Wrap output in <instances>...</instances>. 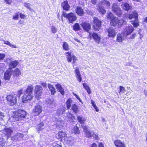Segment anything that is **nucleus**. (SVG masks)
Listing matches in <instances>:
<instances>
[{
	"label": "nucleus",
	"mask_w": 147,
	"mask_h": 147,
	"mask_svg": "<svg viewBox=\"0 0 147 147\" xmlns=\"http://www.w3.org/2000/svg\"><path fill=\"white\" fill-rule=\"evenodd\" d=\"M33 90V86L32 85L30 84L27 87L22 96V100L23 102L26 103L28 100H31L32 99L34 96Z\"/></svg>",
	"instance_id": "1"
},
{
	"label": "nucleus",
	"mask_w": 147,
	"mask_h": 147,
	"mask_svg": "<svg viewBox=\"0 0 147 147\" xmlns=\"http://www.w3.org/2000/svg\"><path fill=\"white\" fill-rule=\"evenodd\" d=\"M110 3L109 2L106 0H101L97 6V9L99 12L102 14H104L106 11L104 8H110Z\"/></svg>",
	"instance_id": "2"
},
{
	"label": "nucleus",
	"mask_w": 147,
	"mask_h": 147,
	"mask_svg": "<svg viewBox=\"0 0 147 147\" xmlns=\"http://www.w3.org/2000/svg\"><path fill=\"white\" fill-rule=\"evenodd\" d=\"M26 115V112L25 111L19 109L13 116L11 117V119L14 121L22 120L25 118Z\"/></svg>",
	"instance_id": "3"
},
{
	"label": "nucleus",
	"mask_w": 147,
	"mask_h": 147,
	"mask_svg": "<svg viewBox=\"0 0 147 147\" xmlns=\"http://www.w3.org/2000/svg\"><path fill=\"white\" fill-rule=\"evenodd\" d=\"M127 23V22L124 19L119 20L118 18L115 17L111 20L110 24L111 26H121L122 25Z\"/></svg>",
	"instance_id": "4"
},
{
	"label": "nucleus",
	"mask_w": 147,
	"mask_h": 147,
	"mask_svg": "<svg viewBox=\"0 0 147 147\" xmlns=\"http://www.w3.org/2000/svg\"><path fill=\"white\" fill-rule=\"evenodd\" d=\"M129 18L131 19H134V20L131 22V23L135 27H137L139 25L138 20V14L136 11H134L131 14H129Z\"/></svg>",
	"instance_id": "5"
},
{
	"label": "nucleus",
	"mask_w": 147,
	"mask_h": 147,
	"mask_svg": "<svg viewBox=\"0 0 147 147\" xmlns=\"http://www.w3.org/2000/svg\"><path fill=\"white\" fill-rule=\"evenodd\" d=\"M62 16L67 19L70 23H73L77 19V17L75 14L72 12L67 14L66 12L63 11Z\"/></svg>",
	"instance_id": "6"
},
{
	"label": "nucleus",
	"mask_w": 147,
	"mask_h": 147,
	"mask_svg": "<svg viewBox=\"0 0 147 147\" xmlns=\"http://www.w3.org/2000/svg\"><path fill=\"white\" fill-rule=\"evenodd\" d=\"M112 11L114 14L119 17H120L122 15V10L116 3L113 4L112 7Z\"/></svg>",
	"instance_id": "7"
},
{
	"label": "nucleus",
	"mask_w": 147,
	"mask_h": 147,
	"mask_svg": "<svg viewBox=\"0 0 147 147\" xmlns=\"http://www.w3.org/2000/svg\"><path fill=\"white\" fill-rule=\"evenodd\" d=\"M82 128L83 129L86 136L88 138H90L92 136L96 139H98V136L96 134H92L91 132L88 130L87 127L85 125H82Z\"/></svg>",
	"instance_id": "8"
},
{
	"label": "nucleus",
	"mask_w": 147,
	"mask_h": 147,
	"mask_svg": "<svg viewBox=\"0 0 147 147\" xmlns=\"http://www.w3.org/2000/svg\"><path fill=\"white\" fill-rule=\"evenodd\" d=\"M134 27L131 25H128V26L124 28L122 32L127 37L134 31Z\"/></svg>",
	"instance_id": "9"
},
{
	"label": "nucleus",
	"mask_w": 147,
	"mask_h": 147,
	"mask_svg": "<svg viewBox=\"0 0 147 147\" xmlns=\"http://www.w3.org/2000/svg\"><path fill=\"white\" fill-rule=\"evenodd\" d=\"M93 19L94 29L95 30H99L100 28L101 21L96 17H94Z\"/></svg>",
	"instance_id": "10"
},
{
	"label": "nucleus",
	"mask_w": 147,
	"mask_h": 147,
	"mask_svg": "<svg viewBox=\"0 0 147 147\" xmlns=\"http://www.w3.org/2000/svg\"><path fill=\"white\" fill-rule=\"evenodd\" d=\"M89 36L90 38H93L94 41L98 44L100 43L101 38L100 35L98 34L95 32L90 33Z\"/></svg>",
	"instance_id": "11"
},
{
	"label": "nucleus",
	"mask_w": 147,
	"mask_h": 147,
	"mask_svg": "<svg viewBox=\"0 0 147 147\" xmlns=\"http://www.w3.org/2000/svg\"><path fill=\"white\" fill-rule=\"evenodd\" d=\"M7 98L9 104L11 105H13L16 102V97L15 95H10L7 96Z\"/></svg>",
	"instance_id": "12"
},
{
	"label": "nucleus",
	"mask_w": 147,
	"mask_h": 147,
	"mask_svg": "<svg viewBox=\"0 0 147 147\" xmlns=\"http://www.w3.org/2000/svg\"><path fill=\"white\" fill-rule=\"evenodd\" d=\"M12 58H9L6 59V61L9 63V66L10 68L12 69L15 68L18 64L19 62L17 61L12 60Z\"/></svg>",
	"instance_id": "13"
},
{
	"label": "nucleus",
	"mask_w": 147,
	"mask_h": 147,
	"mask_svg": "<svg viewBox=\"0 0 147 147\" xmlns=\"http://www.w3.org/2000/svg\"><path fill=\"white\" fill-rule=\"evenodd\" d=\"M42 111V107L39 105L35 106L33 110V112L35 115H39Z\"/></svg>",
	"instance_id": "14"
},
{
	"label": "nucleus",
	"mask_w": 147,
	"mask_h": 147,
	"mask_svg": "<svg viewBox=\"0 0 147 147\" xmlns=\"http://www.w3.org/2000/svg\"><path fill=\"white\" fill-rule=\"evenodd\" d=\"M13 131V130L11 128H7L4 129L3 133L8 138L11 137V134Z\"/></svg>",
	"instance_id": "15"
},
{
	"label": "nucleus",
	"mask_w": 147,
	"mask_h": 147,
	"mask_svg": "<svg viewBox=\"0 0 147 147\" xmlns=\"http://www.w3.org/2000/svg\"><path fill=\"white\" fill-rule=\"evenodd\" d=\"M127 36L122 32L121 34H117V41L119 42H122Z\"/></svg>",
	"instance_id": "16"
},
{
	"label": "nucleus",
	"mask_w": 147,
	"mask_h": 147,
	"mask_svg": "<svg viewBox=\"0 0 147 147\" xmlns=\"http://www.w3.org/2000/svg\"><path fill=\"white\" fill-rule=\"evenodd\" d=\"M109 36L114 38L116 35V32L112 28L110 27L107 30Z\"/></svg>",
	"instance_id": "17"
},
{
	"label": "nucleus",
	"mask_w": 147,
	"mask_h": 147,
	"mask_svg": "<svg viewBox=\"0 0 147 147\" xmlns=\"http://www.w3.org/2000/svg\"><path fill=\"white\" fill-rule=\"evenodd\" d=\"M76 12L78 15L82 16L84 14V12L81 7L78 6L76 7L75 10Z\"/></svg>",
	"instance_id": "18"
},
{
	"label": "nucleus",
	"mask_w": 147,
	"mask_h": 147,
	"mask_svg": "<svg viewBox=\"0 0 147 147\" xmlns=\"http://www.w3.org/2000/svg\"><path fill=\"white\" fill-rule=\"evenodd\" d=\"M43 89L40 85H36L35 87L34 92L36 94L40 96L42 93Z\"/></svg>",
	"instance_id": "19"
},
{
	"label": "nucleus",
	"mask_w": 147,
	"mask_h": 147,
	"mask_svg": "<svg viewBox=\"0 0 147 147\" xmlns=\"http://www.w3.org/2000/svg\"><path fill=\"white\" fill-rule=\"evenodd\" d=\"M81 25L84 29L87 32H88L91 29V25L89 23L83 22Z\"/></svg>",
	"instance_id": "20"
},
{
	"label": "nucleus",
	"mask_w": 147,
	"mask_h": 147,
	"mask_svg": "<svg viewBox=\"0 0 147 147\" xmlns=\"http://www.w3.org/2000/svg\"><path fill=\"white\" fill-rule=\"evenodd\" d=\"M122 8L125 11H128L132 8V7L127 3L123 2L121 5Z\"/></svg>",
	"instance_id": "21"
},
{
	"label": "nucleus",
	"mask_w": 147,
	"mask_h": 147,
	"mask_svg": "<svg viewBox=\"0 0 147 147\" xmlns=\"http://www.w3.org/2000/svg\"><path fill=\"white\" fill-rule=\"evenodd\" d=\"M114 143L116 147H125V144L119 140H115Z\"/></svg>",
	"instance_id": "22"
},
{
	"label": "nucleus",
	"mask_w": 147,
	"mask_h": 147,
	"mask_svg": "<svg viewBox=\"0 0 147 147\" xmlns=\"http://www.w3.org/2000/svg\"><path fill=\"white\" fill-rule=\"evenodd\" d=\"M61 6L64 10H65L66 11H68L69 10L70 6L69 5L68 1H64L62 3Z\"/></svg>",
	"instance_id": "23"
},
{
	"label": "nucleus",
	"mask_w": 147,
	"mask_h": 147,
	"mask_svg": "<svg viewBox=\"0 0 147 147\" xmlns=\"http://www.w3.org/2000/svg\"><path fill=\"white\" fill-rule=\"evenodd\" d=\"M63 121L61 119H59L57 120L56 127L57 129H62L63 126Z\"/></svg>",
	"instance_id": "24"
},
{
	"label": "nucleus",
	"mask_w": 147,
	"mask_h": 147,
	"mask_svg": "<svg viewBox=\"0 0 147 147\" xmlns=\"http://www.w3.org/2000/svg\"><path fill=\"white\" fill-rule=\"evenodd\" d=\"M11 74V70H7L5 73L4 77L5 80H8L10 78Z\"/></svg>",
	"instance_id": "25"
},
{
	"label": "nucleus",
	"mask_w": 147,
	"mask_h": 147,
	"mask_svg": "<svg viewBox=\"0 0 147 147\" xmlns=\"http://www.w3.org/2000/svg\"><path fill=\"white\" fill-rule=\"evenodd\" d=\"M23 135L21 133H18L13 137L11 138V140H13L17 141L20 140L23 137Z\"/></svg>",
	"instance_id": "26"
},
{
	"label": "nucleus",
	"mask_w": 147,
	"mask_h": 147,
	"mask_svg": "<svg viewBox=\"0 0 147 147\" xmlns=\"http://www.w3.org/2000/svg\"><path fill=\"white\" fill-rule=\"evenodd\" d=\"M13 75L14 78H17L21 75L20 70L18 68L15 69L12 73Z\"/></svg>",
	"instance_id": "27"
},
{
	"label": "nucleus",
	"mask_w": 147,
	"mask_h": 147,
	"mask_svg": "<svg viewBox=\"0 0 147 147\" xmlns=\"http://www.w3.org/2000/svg\"><path fill=\"white\" fill-rule=\"evenodd\" d=\"M75 73L76 74V77L78 80L80 82L82 81V78L80 75V71L78 68L76 69L75 70Z\"/></svg>",
	"instance_id": "28"
},
{
	"label": "nucleus",
	"mask_w": 147,
	"mask_h": 147,
	"mask_svg": "<svg viewBox=\"0 0 147 147\" xmlns=\"http://www.w3.org/2000/svg\"><path fill=\"white\" fill-rule=\"evenodd\" d=\"M55 86L57 89L61 94L63 95H64L65 93L64 92L61 85L59 84H57Z\"/></svg>",
	"instance_id": "29"
},
{
	"label": "nucleus",
	"mask_w": 147,
	"mask_h": 147,
	"mask_svg": "<svg viewBox=\"0 0 147 147\" xmlns=\"http://www.w3.org/2000/svg\"><path fill=\"white\" fill-rule=\"evenodd\" d=\"M58 136L61 138H64L65 140L67 139V134L62 131H60L58 134Z\"/></svg>",
	"instance_id": "30"
},
{
	"label": "nucleus",
	"mask_w": 147,
	"mask_h": 147,
	"mask_svg": "<svg viewBox=\"0 0 147 147\" xmlns=\"http://www.w3.org/2000/svg\"><path fill=\"white\" fill-rule=\"evenodd\" d=\"M77 118L79 122L81 124H83L86 120L85 118L79 116H78Z\"/></svg>",
	"instance_id": "31"
},
{
	"label": "nucleus",
	"mask_w": 147,
	"mask_h": 147,
	"mask_svg": "<svg viewBox=\"0 0 147 147\" xmlns=\"http://www.w3.org/2000/svg\"><path fill=\"white\" fill-rule=\"evenodd\" d=\"M48 87L51 92V94L52 95L54 94L56 92L55 88L53 87V85L50 84H48Z\"/></svg>",
	"instance_id": "32"
},
{
	"label": "nucleus",
	"mask_w": 147,
	"mask_h": 147,
	"mask_svg": "<svg viewBox=\"0 0 147 147\" xmlns=\"http://www.w3.org/2000/svg\"><path fill=\"white\" fill-rule=\"evenodd\" d=\"M65 55L67 56V59L68 62H71L72 60V57L71 53L69 52H67L65 53Z\"/></svg>",
	"instance_id": "33"
},
{
	"label": "nucleus",
	"mask_w": 147,
	"mask_h": 147,
	"mask_svg": "<svg viewBox=\"0 0 147 147\" xmlns=\"http://www.w3.org/2000/svg\"><path fill=\"white\" fill-rule=\"evenodd\" d=\"M74 30L77 31L80 30V27L78 23H75L73 26Z\"/></svg>",
	"instance_id": "34"
},
{
	"label": "nucleus",
	"mask_w": 147,
	"mask_h": 147,
	"mask_svg": "<svg viewBox=\"0 0 147 147\" xmlns=\"http://www.w3.org/2000/svg\"><path fill=\"white\" fill-rule=\"evenodd\" d=\"M71 109L73 111L76 113H77L78 111V107L75 104H74L72 105Z\"/></svg>",
	"instance_id": "35"
},
{
	"label": "nucleus",
	"mask_w": 147,
	"mask_h": 147,
	"mask_svg": "<svg viewBox=\"0 0 147 147\" xmlns=\"http://www.w3.org/2000/svg\"><path fill=\"white\" fill-rule=\"evenodd\" d=\"M24 5L30 11H32L33 10L32 9L31 7L32 5L28 3H24Z\"/></svg>",
	"instance_id": "36"
},
{
	"label": "nucleus",
	"mask_w": 147,
	"mask_h": 147,
	"mask_svg": "<svg viewBox=\"0 0 147 147\" xmlns=\"http://www.w3.org/2000/svg\"><path fill=\"white\" fill-rule=\"evenodd\" d=\"M72 102V100L70 99H68L67 101L66 104L68 109H69L71 107V105Z\"/></svg>",
	"instance_id": "37"
},
{
	"label": "nucleus",
	"mask_w": 147,
	"mask_h": 147,
	"mask_svg": "<svg viewBox=\"0 0 147 147\" xmlns=\"http://www.w3.org/2000/svg\"><path fill=\"white\" fill-rule=\"evenodd\" d=\"M107 18L111 20L115 17L113 14L111 12H109L107 13Z\"/></svg>",
	"instance_id": "38"
},
{
	"label": "nucleus",
	"mask_w": 147,
	"mask_h": 147,
	"mask_svg": "<svg viewBox=\"0 0 147 147\" xmlns=\"http://www.w3.org/2000/svg\"><path fill=\"white\" fill-rule=\"evenodd\" d=\"M63 49L66 51H68L69 49L68 44L66 42H63Z\"/></svg>",
	"instance_id": "39"
},
{
	"label": "nucleus",
	"mask_w": 147,
	"mask_h": 147,
	"mask_svg": "<svg viewBox=\"0 0 147 147\" xmlns=\"http://www.w3.org/2000/svg\"><path fill=\"white\" fill-rule=\"evenodd\" d=\"M4 43L10 46L12 48H17V47L16 46L12 45L8 41H4Z\"/></svg>",
	"instance_id": "40"
},
{
	"label": "nucleus",
	"mask_w": 147,
	"mask_h": 147,
	"mask_svg": "<svg viewBox=\"0 0 147 147\" xmlns=\"http://www.w3.org/2000/svg\"><path fill=\"white\" fill-rule=\"evenodd\" d=\"M53 101V99H47L46 100V104L47 105H50L51 104H52Z\"/></svg>",
	"instance_id": "41"
},
{
	"label": "nucleus",
	"mask_w": 147,
	"mask_h": 147,
	"mask_svg": "<svg viewBox=\"0 0 147 147\" xmlns=\"http://www.w3.org/2000/svg\"><path fill=\"white\" fill-rule=\"evenodd\" d=\"M91 103L92 105V106L95 109L96 111V112H98L99 111V109H98V107L96 106L94 101L92 100L91 101Z\"/></svg>",
	"instance_id": "42"
},
{
	"label": "nucleus",
	"mask_w": 147,
	"mask_h": 147,
	"mask_svg": "<svg viewBox=\"0 0 147 147\" xmlns=\"http://www.w3.org/2000/svg\"><path fill=\"white\" fill-rule=\"evenodd\" d=\"M67 116L68 117V119L69 121H71L72 120H73L75 118L70 113H68Z\"/></svg>",
	"instance_id": "43"
},
{
	"label": "nucleus",
	"mask_w": 147,
	"mask_h": 147,
	"mask_svg": "<svg viewBox=\"0 0 147 147\" xmlns=\"http://www.w3.org/2000/svg\"><path fill=\"white\" fill-rule=\"evenodd\" d=\"M64 111V108H61L58 109L57 111V113L58 115H60V114H62Z\"/></svg>",
	"instance_id": "44"
},
{
	"label": "nucleus",
	"mask_w": 147,
	"mask_h": 147,
	"mask_svg": "<svg viewBox=\"0 0 147 147\" xmlns=\"http://www.w3.org/2000/svg\"><path fill=\"white\" fill-rule=\"evenodd\" d=\"M119 94H121L122 93H124L125 91V89L124 87L122 86H120L119 87Z\"/></svg>",
	"instance_id": "45"
},
{
	"label": "nucleus",
	"mask_w": 147,
	"mask_h": 147,
	"mask_svg": "<svg viewBox=\"0 0 147 147\" xmlns=\"http://www.w3.org/2000/svg\"><path fill=\"white\" fill-rule=\"evenodd\" d=\"M43 125L44 124L42 123H40L39 125H38L37 128L38 131H40L42 129H43L42 127Z\"/></svg>",
	"instance_id": "46"
},
{
	"label": "nucleus",
	"mask_w": 147,
	"mask_h": 147,
	"mask_svg": "<svg viewBox=\"0 0 147 147\" xmlns=\"http://www.w3.org/2000/svg\"><path fill=\"white\" fill-rule=\"evenodd\" d=\"M74 133L75 134H78L79 133V128L77 126H75L74 128Z\"/></svg>",
	"instance_id": "47"
},
{
	"label": "nucleus",
	"mask_w": 147,
	"mask_h": 147,
	"mask_svg": "<svg viewBox=\"0 0 147 147\" xmlns=\"http://www.w3.org/2000/svg\"><path fill=\"white\" fill-rule=\"evenodd\" d=\"M51 30L52 32L53 33H55L57 31V28L54 26H51Z\"/></svg>",
	"instance_id": "48"
},
{
	"label": "nucleus",
	"mask_w": 147,
	"mask_h": 147,
	"mask_svg": "<svg viewBox=\"0 0 147 147\" xmlns=\"http://www.w3.org/2000/svg\"><path fill=\"white\" fill-rule=\"evenodd\" d=\"M19 15L18 13H16L13 17V20H17L19 18Z\"/></svg>",
	"instance_id": "49"
},
{
	"label": "nucleus",
	"mask_w": 147,
	"mask_h": 147,
	"mask_svg": "<svg viewBox=\"0 0 147 147\" xmlns=\"http://www.w3.org/2000/svg\"><path fill=\"white\" fill-rule=\"evenodd\" d=\"M23 91V88H22L20 90H18V93L17 94L19 96H20V95L22 93Z\"/></svg>",
	"instance_id": "50"
},
{
	"label": "nucleus",
	"mask_w": 147,
	"mask_h": 147,
	"mask_svg": "<svg viewBox=\"0 0 147 147\" xmlns=\"http://www.w3.org/2000/svg\"><path fill=\"white\" fill-rule=\"evenodd\" d=\"M4 117V115L3 113L0 111V119L2 120Z\"/></svg>",
	"instance_id": "51"
},
{
	"label": "nucleus",
	"mask_w": 147,
	"mask_h": 147,
	"mask_svg": "<svg viewBox=\"0 0 147 147\" xmlns=\"http://www.w3.org/2000/svg\"><path fill=\"white\" fill-rule=\"evenodd\" d=\"M72 58L73 60L72 63H75V61L77 60V59L76 58V56L74 55H73Z\"/></svg>",
	"instance_id": "52"
},
{
	"label": "nucleus",
	"mask_w": 147,
	"mask_h": 147,
	"mask_svg": "<svg viewBox=\"0 0 147 147\" xmlns=\"http://www.w3.org/2000/svg\"><path fill=\"white\" fill-rule=\"evenodd\" d=\"M5 55L3 54L0 53V60H3L5 57Z\"/></svg>",
	"instance_id": "53"
},
{
	"label": "nucleus",
	"mask_w": 147,
	"mask_h": 147,
	"mask_svg": "<svg viewBox=\"0 0 147 147\" xmlns=\"http://www.w3.org/2000/svg\"><path fill=\"white\" fill-rule=\"evenodd\" d=\"M82 85L86 90L87 89V88L88 89V88H89L86 83H84Z\"/></svg>",
	"instance_id": "54"
},
{
	"label": "nucleus",
	"mask_w": 147,
	"mask_h": 147,
	"mask_svg": "<svg viewBox=\"0 0 147 147\" xmlns=\"http://www.w3.org/2000/svg\"><path fill=\"white\" fill-rule=\"evenodd\" d=\"M4 1L7 4H10L11 3L12 0H4Z\"/></svg>",
	"instance_id": "55"
},
{
	"label": "nucleus",
	"mask_w": 147,
	"mask_h": 147,
	"mask_svg": "<svg viewBox=\"0 0 147 147\" xmlns=\"http://www.w3.org/2000/svg\"><path fill=\"white\" fill-rule=\"evenodd\" d=\"M136 34L133 33L131 35V36L129 38L133 39L134 38Z\"/></svg>",
	"instance_id": "56"
},
{
	"label": "nucleus",
	"mask_w": 147,
	"mask_h": 147,
	"mask_svg": "<svg viewBox=\"0 0 147 147\" xmlns=\"http://www.w3.org/2000/svg\"><path fill=\"white\" fill-rule=\"evenodd\" d=\"M26 17V16L23 14L20 13V17L22 19H24Z\"/></svg>",
	"instance_id": "57"
},
{
	"label": "nucleus",
	"mask_w": 147,
	"mask_h": 147,
	"mask_svg": "<svg viewBox=\"0 0 147 147\" xmlns=\"http://www.w3.org/2000/svg\"><path fill=\"white\" fill-rule=\"evenodd\" d=\"M40 84L43 86L44 87H46L47 86V85L46 83L42 82L40 83Z\"/></svg>",
	"instance_id": "58"
},
{
	"label": "nucleus",
	"mask_w": 147,
	"mask_h": 147,
	"mask_svg": "<svg viewBox=\"0 0 147 147\" xmlns=\"http://www.w3.org/2000/svg\"><path fill=\"white\" fill-rule=\"evenodd\" d=\"M96 0H91V3L94 4H95L96 3Z\"/></svg>",
	"instance_id": "59"
},
{
	"label": "nucleus",
	"mask_w": 147,
	"mask_h": 147,
	"mask_svg": "<svg viewBox=\"0 0 147 147\" xmlns=\"http://www.w3.org/2000/svg\"><path fill=\"white\" fill-rule=\"evenodd\" d=\"M86 90H87V92L89 94H90L91 93V92L90 89L89 88L88 89L87 88V89H86Z\"/></svg>",
	"instance_id": "60"
},
{
	"label": "nucleus",
	"mask_w": 147,
	"mask_h": 147,
	"mask_svg": "<svg viewBox=\"0 0 147 147\" xmlns=\"http://www.w3.org/2000/svg\"><path fill=\"white\" fill-rule=\"evenodd\" d=\"M144 94L145 95L147 96V90H144Z\"/></svg>",
	"instance_id": "61"
},
{
	"label": "nucleus",
	"mask_w": 147,
	"mask_h": 147,
	"mask_svg": "<svg viewBox=\"0 0 147 147\" xmlns=\"http://www.w3.org/2000/svg\"><path fill=\"white\" fill-rule=\"evenodd\" d=\"M87 13L90 15H92V12L90 11L89 10L87 11Z\"/></svg>",
	"instance_id": "62"
},
{
	"label": "nucleus",
	"mask_w": 147,
	"mask_h": 147,
	"mask_svg": "<svg viewBox=\"0 0 147 147\" xmlns=\"http://www.w3.org/2000/svg\"><path fill=\"white\" fill-rule=\"evenodd\" d=\"M92 147H96V145L95 143H93L92 144Z\"/></svg>",
	"instance_id": "63"
},
{
	"label": "nucleus",
	"mask_w": 147,
	"mask_h": 147,
	"mask_svg": "<svg viewBox=\"0 0 147 147\" xmlns=\"http://www.w3.org/2000/svg\"><path fill=\"white\" fill-rule=\"evenodd\" d=\"M54 147H62V146L61 145L57 144Z\"/></svg>",
	"instance_id": "64"
}]
</instances>
